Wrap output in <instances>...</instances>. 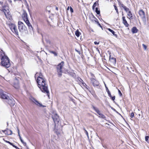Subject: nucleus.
I'll use <instances>...</instances> for the list:
<instances>
[{
  "mask_svg": "<svg viewBox=\"0 0 149 149\" xmlns=\"http://www.w3.org/2000/svg\"><path fill=\"white\" fill-rule=\"evenodd\" d=\"M35 77L36 79L38 87L41 91L47 93L48 96H49V92L48 89V85L47 84L46 80L43 77L41 73H36L35 75Z\"/></svg>",
  "mask_w": 149,
  "mask_h": 149,
  "instance_id": "nucleus-1",
  "label": "nucleus"
},
{
  "mask_svg": "<svg viewBox=\"0 0 149 149\" xmlns=\"http://www.w3.org/2000/svg\"><path fill=\"white\" fill-rule=\"evenodd\" d=\"M3 55H2L1 58V64L2 66L6 68H9L10 66V59L8 57L3 54Z\"/></svg>",
  "mask_w": 149,
  "mask_h": 149,
  "instance_id": "nucleus-2",
  "label": "nucleus"
},
{
  "mask_svg": "<svg viewBox=\"0 0 149 149\" xmlns=\"http://www.w3.org/2000/svg\"><path fill=\"white\" fill-rule=\"evenodd\" d=\"M22 17L23 20L26 23V24L28 26L29 29L30 30H33V27L31 24L30 23V22L28 18V15L26 12V11H24L22 15Z\"/></svg>",
  "mask_w": 149,
  "mask_h": 149,
  "instance_id": "nucleus-3",
  "label": "nucleus"
},
{
  "mask_svg": "<svg viewBox=\"0 0 149 149\" xmlns=\"http://www.w3.org/2000/svg\"><path fill=\"white\" fill-rule=\"evenodd\" d=\"M64 62L62 61L59 63L56 66V70L58 77H61L63 73L62 68L64 66Z\"/></svg>",
  "mask_w": 149,
  "mask_h": 149,
  "instance_id": "nucleus-4",
  "label": "nucleus"
},
{
  "mask_svg": "<svg viewBox=\"0 0 149 149\" xmlns=\"http://www.w3.org/2000/svg\"><path fill=\"white\" fill-rule=\"evenodd\" d=\"M18 25V29L20 32H25V33L28 32L27 28L22 22L19 21Z\"/></svg>",
  "mask_w": 149,
  "mask_h": 149,
  "instance_id": "nucleus-5",
  "label": "nucleus"
},
{
  "mask_svg": "<svg viewBox=\"0 0 149 149\" xmlns=\"http://www.w3.org/2000/svg\"><path fill=\"white\" fill-rule=\"evenodd\" d=\"M9 97L6 92L2 91L0 92V97L4 99L6 101Z\"/></svg>",
  "mask_w": 149,
  "mask_h": 149,
  "instance_id": "nucleus-6",
  "label": "nucleus"
},
{
  "mask_svg": "<svg viewBox=\"0 0 149 149\" xmlns=\"http://www.w3.org/2000/svg\"><path fill=\"white\" fill-rule=\"evenodd\" d=\"M91 106L92 108L100 116V117H101L104 119L106 118V117L104 115L100 113V111L98 108L95 107L93 105H92Z\"/></svg>",
  "mask_w": 149,
  "mask_h": 149,
  "instance_id": "nucleus-7",
  "label": "nucleus"
},
{
  "mask_svg": "<svg viewBox=\"0 0 149 149\" xmlns=\"http://www.w3.org/2000/svg\"><path fill=\"white\" fill-rule=\"evenodd\" d=\"M11 106H13L15 104V101L14 99L12 97H9L6 101Z\"/></svg>",
  "mask_w": 149,
  "mask_h": 149,
  "instance_id": "nucleus-8",
  "label": "nucleus"
},
{
  "mask_svg": "<svg viewBox=\"0 0 149 149\" xmlns=\"http://www.w3.org/2000/svg\"><path fill=\"white\" fill-rule=\"evenodd\" d=\"M90 79L91 83L94 87L97 86L99 85V82L95 79V78H91Z\"/></svg>",
  "mask_w": 149,
  "mask_h": 149,
  "instance_id": "nucleus-9",
  "label": "nucleus"
},
{
  "mask_svg": "<svg viewBox=\"0 0 149 149\" xmlns=\"http://www.w3.org/2000/svg\"><path fill=\"white\" fill-rule=\"evenodd\" d=\"M52 118L55 124L59 122V117L57 114L55 113L52 115Z\"/></svg>",
  "mask_w": 149,
  "mask_h": 149,
  "instance_id": "nucleus-10",
  "label": "nucleus"
},
{
  "mask_svg": "<svg viewBox=\"0 0 149 149\" xmlns=\"http://www.w3.org/2000/svg\"><path fill=\"white\" fill-rule=\"evenodd\" d=\"M139 14L143 20H146V15L144 12L142 10H140L139 11Z\"/></svg>",
  "mask_w": 149,
  "mask_h": 149,
  "instance_id": "nucleus-11",
  "label": "nucleus"
},
{
  "mask_svg": "<svg viewBox=\"0 0 149 149\" xmlns=\"http://www.w3.org/2000/svg\"><path fill=\"white\" fill-rule=\"evenodd\" d=\"M31 100L36 105L40 107H44L45 106L43 105L41 103H40L38 101L36 100L33 97L31 98Z\"/></svg>",
  "mask_w": 149,
  "mask_h": 149,
  "instance_id": "nucleus-12",
  "label": "nucleus"
},
{
  "mask_svg": "<svg viewBox=\"0 0 149 149\" xmlns=\"http://www.w3.org/2000/svg\"><path fill=\"white\" fill-rule=\"evenodd\" d=\"M8 26L12 31L16 26L14 24L12 23L9 24Z\"/></svg>",
  "mask_w": 149,
  "mask_h": 149,
  "instance_id": "nucleus-13",
  "label": "nucleus"
},
{
  "mask_svg": "<svg viewBox=\"0 0 149 149\" xmlns=\"http://www.w3.org/2000/svg\"><path fill=\"white\" fill-rule=\"evenodd\" d=\"M131 31L133 33H136L139 31L138 29L135 26L133 27Z\"/></svg>",
  "mask_w": 149,
  "mask_h": 149,
  "instance_id": "nucleus-14",
  "label": "nucleus"
},
{
  "mask_svg": "<svg viewBox=\"0 0 149 149\" xmlns=\"http://www.w3.org/2000/svg\"><path fill=\"white\" fill-rule=\"evenodd\" d=\"M3 11L5 15L6 16L10 15V12L8 10H6L5 9H4Z\"/></svg>",
  "mask_w": 149,
  "mask_h": 149,
  "instance_id": "nucleus-15",
  "label": "nucleus"
},
{
  "mask_svg": "<svg viewBox=\"0 0 149 149\" xmlns=\"http://www.w3.org/2000/svg\"><path fill=\"white\" fill-rule=\"evenodd\" d=\"M12 134V131L10 130L7 129L6 132V134L8 135H11Z\"/></svg>",
  "mask_w": 149,
  "mask_h": 149,
  "instance_id": "nucleus-16",
  "label": "nucleus"
},
{
  "mask_svg": "<svg viewBox=\"0 0 149 149\" xmlns=\"http://www.w3.org/2000/svg\"><path fill=\"white\" fill-rule=\"evenodd\" d=\"M109 59L111 60V62L113 63H116V59L114 57H111V55H110L109 56Z\"/></svg>",
  "mask_w": 149,
  "mask_h": 149,
  "instance_id": "nucleus-17",
  "label": "nucleus"
},
{
  "mask_svg": "<svg viewBox=\"0 0 149 149\" xmlns=\"http://www.w3.org/2000/svg\"><path fill=\"white\" fill-rule=\"evenodd\" d=\"M12 31L15 33L16 35H18V32L17 28V26L16 27V28L13 30Z\"/></svg>",
  "mask_w": 149,
  "mask_h": 149,
  "instance_id": "nucleus-18",
  "label": "nucleus"
},
{
  "mask_svg": "<svg viewBox=\"0 0 149 149\" xmlns=\"http://www.w3.org/2000/svg\"><path fill=\"white\" fill-rule=\"evenodd\" d=\"M108 30L110 32H111L115 36L116 38L117 37V34L115 33V32L113 30L109 28Z\"/></svg>",
  "mask_w": 149,
  "mask_h": 149,
  "instance_id": "nucleus-19",
  "label": "nucleus"
},
{
  "mask_svg": "<svg viewBox=\"0 0 149 149\" xmlns=\"http://www.w3.org/2000/svg\"><path fill=\"white\" fill-rule=\"evenodd\" d=\"M90 18L93 21L95 19L97 20V19L92 14L90 15Z\"/></svg>",
  "mask_w": 149,
  "mask_h": 149,
  "instance_id": "nucleus-20",
  "label": "nucleus"
},
{
  "mask_svg": "<svg viewBox=\"0 0 149 149\" xmlns=\"http://www.w3.org/2000/svg\"><path fill=\"white\" fill-rule=\"evenodd\" d=\"M105 87L106 88V91L108 93V95L109 96H111V94L110 92L109 91V90L108 89L107 87L106 86V85L105 84Z\"/></svg>",
  "mask_w": 149,
  "mask_h": 149,
  "instance_id": "nucleus-21",
  "label": "nucleus"
},
{
  "mask_svg": "<svg viewBox=\"0 0 149 149\" xmlns=\"http://www.w3.org/2000/svg\"><path fill=\"white\" fill-rule=\"evenodd\" d=\"M127 15L129 17V18L132 19V14L130 11H129L128 13L127 14Z\"/></svg>",
  "mask_w": 149,
  "mask_h": 149,
  "instance_id": "nucleus-22",
  "label": "nucleus"
},
{
  "mask_svg": "<svg viewBox=\"0 0 149 149\" xmlns=\"http://www.w3.org/2000/svg\"><path fill=\"white\" fill-rule=\"evenodd\" d=\"M83 85L86 88L88 91H90V88L84 82L83 83Z\"/></svg>",
  "mask_w": 149,
  "mask_h": 149,
  "instance_id": "nucleus-23",
  "label": "nucleus"
},
{
  "mask_svg": "<svg viewBox=\"0 0 149 149\" xmlns=\"http://www.w3.org/2000/svg\"><path fill=\"white\" fill-rule=\"evenodd\" d=\"M97 4H98V1H96V2H95L94 3L92 6V8H93V10H94Z\"/></svg>",
  "mask_w": 149,
  "mask_h": 149,
  "instance_id": "nucleus-24",
  "label": "nucleus"
},
{
  "mask_svg": "<svg viewBox=\"0 0 149 149\" xmlns=\"http://www.w3.org/2000/svg\"><path fill=\"white\" fill-rule=\"evenodd\" d=\"M49 52L50 53L53 54L55 56H57V53L54 51H49Z\"/></svg>",
  "mask_w": 149,
  "mask_h": 149,
  "instance_id": "nucleus-25",
  "label": "nucleus"
},
{
  "mask_svg": "<svg viewBox=\"0 0 149 149\" xmlns=\"http://www.w3.org/2000/svg\"><path fill=\"white\" fill-rule=\"evenodd\" d=\"M95 11L97 15H99L100 14V10H98V8L96 7L95 8Z\"/></svg>",
  "mask_w": 149,
  "mask_h": 149,
  "instance_id": "nucleus-26",
  "label": "nucleus"
},
{
  "mask_svg": "<svg viewBox=\"0 0 149 149\" xmlns=\"http://www.w3.org/2000/svg\"><path fill=\"white\" fill-rule=\"evenodd\" d=\"M75 34L76 36L78 37L80 36V32L78 30H77L75 32Z\"/></svg>",
  "mask_w": 149,
  "mask_h": 149,
  "instance_id": "nucleus-27",
  "label": "nucleus"
},
{
  "mask_svg": "<svg viewBox=\"0 0 149 149\" xmlns=\"http://www.w3.org/2000/svg\"><path fill=\"white\" fill-rule=\"evenodd\" d=\"M123 23L126 27H128V26H129V24L127 23V22L126 20L123 22Z\"/></svg>",
  "mask_w": 149,
  "mask_h": 149,
  "instance_id": "nucleus-28",
  "label": "nucleus"
},
{
  "mask_svg": "<svg viewBox=\"0 0 149 149\" xmlns=\"http://www.w3.org/2000/svg\"><path fill=\"white\" fill-rule=\"evenodd\" d=\"M13 86L16 89H18L19 88V85L18 83L14 84Z\"/></svg>",
  "mask_w": 149,
  "mask_h": 149,
  "instance_id": "nucleus-29",
  "label": "nucleus"
},
{
  "mask_svg": "<svg viewBox=\"0 0 149 149\" xmlns=\"http://www.w3.org/2000/svg\"><path fill=\"white\" fill-rule=\"evenodd\" d=\"M78 79L80 82L82 83V84H83V83H84L83 80L80 77H78Z\"/></svg>",
  "mask_w": 149,
  "mask_h": 149,
  "instance_id": "nucleus-30",
  "label": "nucleus"
},
{
  "mask_svg": "<svg viewBox=\"0 0 149 149\" xmlns=\"http://www.w3.org/2000/svg\"><path fill=\"white\" fill-rule=\"evenodd\" d=\"M10 145L12 146L13 147L15 148L16 149H20L19 148H18L17 146H15L14 145L13 143H11Z\"/></svg>",
  "mask_w": 149,
  "mask_h": 149,
  "instance_id": "nucleus-31",
  "label": "nucleus"
},
{
  "mask_svg": "<svg viewBox=\"0 0 149 149\" xmlns=\"http://www.w3.org/2000/svg\"><path fill=\"white\" fill-rule=\"evenodd\" d=\"M149 136H146L145 137V141L147 142H148V139Z\"/></svg>",
  "mask_w": 149,
  "mask_h": 149,
  "instance_id": "nucleus-32",
  "label": "nucleus"
},
{
  "mask_svg": "<svg viewBox=\"0 0 149 149\" xmlns=\"http://www.w3.org/2000/svg\"><path fill=\"white\" fill-rule=\"evenodd\" d=\"M123 8L124 9V10H125V11L126 12H127L129 10V9L128 8H127L126 6H125L124 8Z\"/></svg>",
  "mask_w": 149,
  "mask_h": 149,
  "instance_id": "nucleus-33",
  "label": "nucleus"
},
{
  "mask_svg": "<svg viewBox=\"0 0 149 149\" xmlns=\"http://www.w3.org/2000/svg\"><path fill=\"white\" fill-rule=\"evenodd\" d=\"M114 8H115V10H116V12L117 13V14H118L119 13V12H118V9L117 7L115 5H114Z\"/></svg>",
  "mask_w": 149,
  "mask_h": 149,
  "instance_id": "nucleus-34",
  "label": "nucleus"
},
{
  "mask_svg": "<svg viewBox=\"0 0 149 149\" xmlns=\"http://www.w3.org/2000/svg\"><path fill=\"white\" fill-rule=\"evenodd\" d=\"M110 97L111 99L112 100L114 101L115 98V96H112L111 95V96H109Z\"/></svg>",
  "mask_w": 149,
  "mask_h": 149,
  "instance_id": "nucleus-35",
  "label": "nucleus"
},
{
  "mask_svg": "<svg viewBox=\"0 0 149 149\" xmlns=\"http://www.w3.org/2000/svg\"><path fill=\"white\" fill-rule=\"evenodd\" d=\"M120 5V6H121L123 8L125 6L122 3L119 2Z\"/></svg>",
  "mask_w": 149,
  "mask_h": 149,
  "instance_id": "nucleus-36",
  "label": "nucleus"
},
{
  "mask_svg": "<svg viewBox=\"0 0 149 149\" xmlns=\"http://www.w3.org/2000/svg\"><path fill=\"white\" fill-rule=\"evenodd\" d=\"M134 114L133 112H132L131 113L130 117L131 118H133L134 117Z\"/></svg>",
  "mask_w": 149,
  "mask_h": 149,
  "instance_id": "nucleus-37",
  "label": "nucleus"
},
{
  "mask_svg": "<svg viewBox=\"0 0 149 149\" xmlns=\"http://www.w3.org/2000/svg\"><path fill=\"white\" fill-rule=\"evenodd\" d=\"M90 93H91L93 95V94H94L95 93V92L94 91H91V89H90V91H88Z\"/></svg>",
  "mask_w": 149,
  "mask_h": 149,
  "instance_id": "nucleus-38",
  "label": "nucleus"
},
{
  "mask_svg": "<svg viewBox=\"0 0 149 149\" xmlns=\"http://www.w3.org/2000/svg\"><path fill=\"white\" fill-rule=\"evenodd\" d=\"M118 91L119 94V95L120 96H121L122 95V94L121 93V91L119 89H118Z\"/></svg>",
  "mask_w": 149,
  "mask_h": 149,
  "instance_id": "nucleus-39",
  "label": "nucleus"
},
{
  "mask_svg": "<svg viewBox=\"0 0 149 149\" xmlns=\"http://www.w3.org/2000/svg\"><path fill=\"white\" fill-rule=\"evenodd\" d=\"M142 46L145 50H146L147 48V46L145 45L144 44H142Z\"/></svg>",
  "mask_w": 149,
  "mask_h": 149,
  "instance_id": "nucleus-40",
  "label": "nucleus"
},
{
  "mask_svg": "<svg viewBox=\"0 0 149 149\" xmlns=\"http://www.w3.org/2000/svg\"><path fill=\"white\" fill-rule=\"evenodd\" d=\"M86 134V135L87 136L88 138H89V136H88V132L86 130H85V132H84Z\"/></svg>",
  "mask_w": 149,
  "mask_h": 149,
  "instance_id": "nucleus-41",
  "label": "nucleus"
},
{
  "mask_svg": "<svg viewBox=\"0 0 149 149\" xmlns=\"http://www.w3.org/2000/svg\"><path fill=\"white\" fill-rule=\"evenodd\" d=\"M22 143L23 144L24 146H26L27 148H28L26 142H24Z\"/></svg>",
  "mask_w": 149,
  "mask_h": 149,
  "instance_id": "nucleus-42",
  "label": "nucleus"
},
{
  "mask_svg": "<svg viewBox=\"0 0 149 149\" xmlns=\"http://www.w3.org/2000/svg\"><path fill=\"white\" fill-rule=\"evenodd\" d=\"M70 10L71 13H73V10L72 8L70 7Z\"/></svg>",
  "mask_w": 149,
  "mask_h": 149,
  "instance_id": "nucleus-43",
  "label": "nucleus"
},
{
  "mask_svg": "<svg viewBox=\"0 0 149 149\" xmlns=\"http://www.w3.org/2000/svg\"><path fill=\"white\" fill-rule=\"evenodd\" d=\"M75 51L77 52L79 54H81L80 52L77 49H75Z\"/></svg>",
  "mask_w": 149,
  "mask_h": 149,
  "instance_id": "nucleus-44",
  "label": "nucleus"
},
{
  "mask_svg": "<svg viewBox=\"0 0 149 149\" xmlns=\"http://www.w3.org/2000/svg\"><path fill=\"white\" fill-rule=\"evenodd\" d=\"M91 76H92V78L94 77V78H95L94 75L93 74L91 73Z\"/></svg>",
  "mask_w": 149,
  "mask_h": 149,
  "instance_id": "nucleus-45",
  "label": "nucleus"
},
{
  "mask_svg": "<svg viewBox=\"0 0 149 149\" xmlns=\"http://www.w3.org/2000/svg\"><path fill=\"white\" fill-rule=\"evenodd\" d=\"M97 24L100 27L102 28V26L99 23V22H97Z\"/></svg>",
  "mask_w": 149,
  "mask_h": 149,
  "instance_id": "nucleus-46",
  "label": "nucleus"
},
{
  "mask_svg": "<svg viewBox=\"0 0 149 149\" xmlns=\"http://www.w3.org/2000/svg\"><path fill=\"white\" fill-rule=\"evenodd\" d=\"M99 42H97L96 41H95L94 42V43L95 45H98L99 44Z\"/></svg>",
  "mask_w": 149,
  "mask_h": 149,
  "instance_id": "nucleus-47",
  "label": "nucleus"
},
{
  "mask_svg": "<svg viewBox=\"0 0 149 149\" xmlns=\"http://www.w3.org/2000/svg\"><path fill=\"white\" fill-rule=\"evenodd\" d=\"M122 19H123V22L126 20L125 19V17H123Z\"/></svg>",
  "mask_w": 149,
  "mask_h": 149,
  "instance_id": "nucleus-48",
  "label": "nucleus"
},
{
  "mask_svg": "<svg viewBox=\"0 0 149 149\" xmlns=\"http://www.w3.org/2000/svg\"><path fill=\"white\" fill-rule=\"evenodd\" d=\"M5 142L8 143L10 145L11 143L10 142L8 141H5Z\"/></svg>",
  "mask_w": 149,
  "mask_h": 149,
  "instance_id": "nucleus-49",
  "label": "nucleus"
},
{
  "mask_svg": "<svg viewBox=\"0 0 149 149\" xmlns=\"http://www.w3.org/2000/svg\"><path fill=\"white\" fill-rule=\"evenodd\" d=\"M93 96L95 97H97L95 93L93 95Z\"/></svg>",
  "mask_w": 149,
  "mask_h": 149,
  "instance_id": "nucleus-50",
  "label": "nucleus"
},
{
  "mask_svg": "<svg viewBox=\"0 0 149 149\" xmlns=\"http://www.w3.org/2000/svg\"><path fill=\"white\" fill-rule=\"evenodd\" d=\"M6 130L7 129L4 130H2V132H3L4 133L6 134Z\"/></svg>",
  "mask_w": 149,
  "mask_h": 149,
  "instance_id": "nucleus-51",
  "label": "nucleus"
},
{
  "mask_svg": "<svg viewBox=\"0 0 149 149\" xmlns=\"http://www.w3.org/2000/svg\"><path fill=\"white\" fill-rule=\"evenodd\" d=\"M3 2L1 1H0V4L1 5H2L3 3Z\"/></svg>",
  "mask_w": 149,
  "mask_h": 149,
  "instance_id": "nucleus-52",
  "label": "nucleus"
},
{
  "mask_svg": "<svg viewBox=\"0 0 149 149\" xmlns=\"http://www.w3.org/2000/svg\"><path fill=\"white\" fill-rule=\"evenodd\" d=\"M47 43H49V44H50V41L49 40L47 41Z\"/></svg>",
  "mask_w": 149,
  "mask_h": 149,
  "instance_id": "nucleus-53",
  "label": "nucleus"
},
{
  "mask_svg": "<svg viewBox=\"0 0 149 149\" xmlns=\"http://www.w3.org/2000/svg\"><path fill=\"white\" fill-rule=\"evenodd\" d=\"M18 135H19V138H20V135L19 132V131L18 130Z\"/></svg>",
  "mask_w": 149,
  "mask_h": 149,
  "instance_id": "nucleus-54",
  "label": "nucleus"
},
{
  "mask_svg": "<svg viewBox=\"0 0 149 149\" xmlns=\"http://www.w3.org/2000/svg\"><path fill=\"white\" fill-rule=\"evenodd\" d=\"M19 139L21 141L22 140L21 136H20Z\"/></svg>",
  "mask_w": 149,
  "mask_h": 149,
  "instance_id": "nucleus-55",
  "label": "nucleus"
},
{
  "mask_svg": "<svg viewBox=\"0 0 149 149\" xmlns=\"http://www.w3.org/2000/svg\"><path fill=\"white\" fill-rule=\"evenodd\" d=\"M11 3L12 1L11 0H8Z\"/></svg>",
  "mask_w": 149,
  "mask_h": 149,
  "instance_id": "nucleus-56",
  "label": "nucleus"
},
{
  "mask_svg": "<svg viewBox=\"0 0 149 149\" xmlns=\"http://www.w3.org/2000/svg\"><path fill=\"white\" fill-rule=\"evenodd\" d=\"M97 23V22H98L97 21V20H96V19H95L94 20Z\"/></svg>",
  "mask_w": 149,
  "mask_h": 149,
  "instance_id": "nucleus-57",
  "label": "nucleus"
},
{
  "mask_svg": "<svg viewBox=\"0 0 149 149\" xmlns=\"http://www.w3.org/2000/svg\"><path fill=\"white\" fill-rule=\"evenodd\" d=\"M21 142H22V143H23L24 141H23V140H21Z\"/></svg>",
  "mask_w": 149,
  "mask_h": 149,
  "instance_id": "nucleus-58",
  "label": "nucleus"
},
{
  "mask_svg": "<svg viewBox=\"0 0 149 149\" xmlns=\"http://www.w3.org/2000/svg\"><path fill=\"white\" fill-rule=\"evenodd\" d=\"M56 10H58V8H57V7H56Z\"/></svg>",
  "mask_w": 149,
  "mask_h": 149,
  "instance_id": "nucleus-59",
  "label": "nucleus"
},
{
  "mask_svg": "<svg viewBox=\"0 0 149 149\" xmlns=\"http://www.w3.org/2000/svg\"><path fill=\"white\" fill-rule=\"evenodd\" d=\"M83 130H84V132H85V130H86V129H85V128H84H84H83Z\"/></svg>",
  "mask_w": 149,
  "mask_h": 149,
  "instance_id": "nucleus-60",
  "label": "nucleus"
},
{
  "mask_svg": "<svg viewBox=\"0 0 149 149\" xmlns=\"http://www.w3.org/2000/svg\"><path fill=\"white\" fill-rule=\"evenodd\" d=\"M97 51L99 52V53H100L99 50V49H97Z\"/></svg>",
  "mask_w": 149,
  "mask_h": 149,
  "instance_id": "nucleus-61",
  "label": "nucleus"
},
{
  "mask_svg": "<svg viewBox=\"0 0 149 149\" xmlns=\"http://www.w3.org/2000/svg\"><path fill=\"white\" fill-rule=\"evenodd\" d=\"M139 116H141V114H139Z\"/></svg>",
  "mask_w": 149,
  "mask_h": 149,
  "instance_id": "nucleus-62",
  "label": "nucleus"
},
{
  "mask_svg": "<svg viewBox=\"0 0 149 149\" xmlns=\"http://www.w3.org/2000/svg\"><path fill=\"white\" fill-rule=\"evenodd\" d=\"M7 125H8V123H7Z\"/></svg>",
  "mask_w": 149,
  "mask_h": 149,
  "instance_id": "nucleus-63",
  "label": "nucleus"
}]
</instances>
